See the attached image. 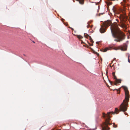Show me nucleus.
I'll list each match as a JSON object with an SVG mask.
<instances>
[{
    "label": "nucleus",
    "mask_w": 130,
    "mask_h": 130,
    "mask_svg": "<svg viewBox=\"0 0 130 130\" xmlns=\"http://www.w3.org/2000/svg\"><path fill=\"white\" fill-rule=\"evenodd\" d=\"M113 127H114L116 128L117 127V125H115L114 123H113Z\"/></svg>",
    "instance_id": "nucleus-13"
},
{
    "label": "nucleus",
    "mask_w": 130,
    "mask_h": 130,
    "mask_svg": "<svg viewBox=\"0 0 130 130\" xmlns=\"http://www.w3.org/2000/svg\"><path fill=\"white\" fill-rule=\"evenodd\" d=\"M119 110L117 108H116L115 109V112L113 111L108 112L106 115H105L104 113H103V117L105 118V116L106 115L108 118L106 119L105 122L101 125V126L102 127V130H109L110 129V128L107 126L108 125H111V124L109 123V121L110 120L109 114L111 113L113 114H114L115 113H116L117 114L119 113Z\"/></svg>",
    "instance_id": "nucleus-2"
},
{
    "label": "nucleus",
    "mask_w": 130,
    "mask_h": 130,
    "mask_svg": "<svg viewBox=\"0 0 130 130\" xmlns=\"http://www.w3.org/2000/svg\"><path fill=\"white\" fill-rule=\"evenodd\" d=\"M114 78V79H115V82L114 84V85H117V84L118 83H121V79H118L117 78L116 76L115 75L113 76Z\"/></svg>",
    "instance_id": "nucleus-5"
},
{
    "label": "nucleus",
    "mask_w": 130,
    "mask_h": 130,
    "mask_svg": "<svg viewBox=\"0 0 130 130\" xmlns=\"http://www.w3.org/2000/svg\"><path fill=\"white\" fill-rule=\"evenodd\" d=\"M117 90V91H120V88L119 89H115L114 90Z\"/></svg>",
    "instance_id": "nucleus-15"
},
{
    "label": "nucleus",
    "mask_w": 130,
    "mask_h": 130,
    "mask_svg": "<svg viewBox=\"0 0 130 130\" xmlns=\"http://www.w3.org/2000/svg\"><path fill=\"white\" fill-rule=\"evenodd\" d=\"M92 26H91V28H92Z\"/></svg>",
    "instance_id": "nucleus-25"
},
{
    "label": "nucleus",
    "mask_w": 130,
    "mask_h": 130,
    "mask_svg": "<svg viewBox=\"0 0 130 130\" xmlns=\"http://www.w3.org/2000/svg\"><path fill=\"white\" fill-rule=\"evenodd\" d=\"M91 41V42H92V43H93V41Z\"/></svg>",
    "instance_id": "nucleus-22"
},
{
    "label": "nucleus",
    "mask_w": 130,
    "mask_h": 130,
    "mask_svg": "<svg viewBox=\"0 0 130 130\" xmlns=\"http://www.w3.org/2000/svg\"><path fill=\"white\" fill-rule=\"evenodd\" d=\"M129 56L128 58V61L129 62H130V60L129 59Z\"/></svg>",
    "instance_id": "nucleus-16"
},
{
    "label": "nucleus",
    "mask_w": 130,
    "mask_h": 130,
    "mask_svg": "<svg viewBox=\"0 0 130 130\" xmlns=\"http://www.w3.org/2000/svg\"><path fill=\"white\" fill-rule=\"evenodd\" d=\"M110 25V29L112 35L113 37L117 39L115 41H122L124 40L125 38V35L119 28L118 26L126 29L127 27L125 24V21L123 20H121L119 24H118L116 22L111 24V21H108L104 24V26L105 28H107Z\"/></svg>",
    "instance_id": "nucleus-1"
},
{
    "label": "nucleus",
    "mask_w": 130,
    "mask_h": 130,
    "mask_svg": "<svg viewBox=\"0 0 130 130\" xmlns=\"http://www.w3.org/2000/svg\"><path fill=\"white\" fill-rule=\"evenodd\" d=\"M112 10L114 12H115L116 11V9L115 7H113L112 9Z\"/></svg>",
    "instance_id": "nucleus-12"
},
{
    "label": "nucleus",
    "mask_w": 130,
    "mask_h": 130,
    "mask_svg": "<svg viewBox=\"0 0 130 130\" xmlns=\"http://www.w3.org/2000/svg\"><path fill=\"white\" fill-rule=\"evenodd\" d=\"M81 43L82 44H83L84 43L85 44V45H83V46H84L86 47L87 46V44H86L85 43H84L83 41H81Z\"/></svg>",
    "instance_id": "nucleus-11"
},
{
    "label": "nucleus",
    "mask_w": 130,
    "mask_h": 130,
    "mask_svg": "<svg viewBox=\"0 0 130 130\" xmlns=\"http://www.w3.org/2000/svg\"><path fill=\"white\" fill-rule=\"evenodd\" d=\"M109 82L112 85H115L114 84V83H113V82L111 81H109Z\"/></svg>",
    "instance_id": "nucleus-14"
},
{
    "label": "nucleus",
    "mask_w": 130,
    "mask_h": 130,
    "mask_svg": "<svg viewBox=\"0 0 130 130\" xmlns=\"http://www.w3.org/2000/svg\"><path fill=\"white\" fill-rule=\"evenodd\" d=\"M112 75L113 76L115 75V72H113L112 73Z\"/></svg>",
    "instance_id": "nucleus-17"
},
{
    "label": "nucleus",
    "mask_w": 130,
    "mask_h": 130,
    "mask_svg": "<svg viewBox=\"0 0 130 130\" xmlns=\"http://www.w3.org/2000/svg\"><path fill=\"white\" fill-rule=\"evenodd\" d=\"M99 42L97 41L96 42V43L97 44H99Z\"/></svg>",
    "instance_id": "nucleus-18"
},
{
    "label": "nucleus",
    "mask_w": 130,
    "mask_h": 130,
    "mask_svg": "<svg viewBox=\"0 0 130 130\" xmlns=\"http://www.w3.org/2000/svg\"><path fill=\"white\" fill-rule=\"evenodd\" d=\"M77 37L79 38V39H82L83 37L80 35H79L77 36Z\"/></svg>",
    "instance_id": "nucleus-10"
},
{
    "label": "nucleus",
    "mask_w": 130,
    "mask_h": 130,
    "mask_svg": "<svg viewBox=\"0 0 130 130\" xmlns=\"http://www.w3.org/2000/svg\"><path fill=\"white\" fill-rule=\"evenodd\" d=\"M125 114L126 115H127V113L126 112L125 113Z\"/></svg>",
    "instance_id": "nucleus-21"
},
{
    "label": "nucleus",
    "mask_w": 130,
    "mask_h": 130,
    "mask_svg": "<svg viewBox=\"0 0 130 130\" xmlns=\"http://www.w3.org/2000/svg\"><path fill=\"white\" fill-rule=\"evenodd\" d=\"M76 1L79 2V3L81 4H84V0H76Z\"/></svg>",
    "instance_id": "nucleus-8"
},
{
    "label": "nucleus",
    "mask_w": 130,
    "mask_h": 130,
    "mask_svg": "<svg viewBox=\"0 0 130 130\" xmlns=\"http://www.w3.org/2000/svg\"><path fill=\"white\" fill-rule=\"evenodd\" d=\"M116 21L118 22H119V20L118 19H116Z\"/></svg>",
    "instance_id": "nucleus-19"
},
{
    "label": "nucleus",
    "mask_w": 130,
    "mask_h": 130,
    "mask_svg": "<svg viewBox=\"0 0 130 130\" xmlns=\"http://www.w3.org/2000/svg\"><path fill=\"white\" fill-rule=\"evenodd\" d=\"M127 45L126 44H124L123 45H121L117 47H114L113 49L115 50H120L122 51H125L127 50Z\"/></svg>",
    "instance_id": "nucleus-4"
},
{
    "label": "nucleus",
    "mask_w": 130,
    "mask_h": 130,
    "mask_svg": "<svg viewBox=\"0 0 130 130\" xmlns=\"http://www.w3.org/2000/svg\"><path fill=\"white\" fill-rule=\"evenodd\" d=\"M33 42L34 43H35V41H33Z\"/></svg>",
    "instance_id": "nucleus-24"
},
{
    "label": "nucleus",
    "mask_w": 130,
    "mask_h": 130,
    "mask_svg": "<svg viewBox=\"0 0 130 130\" xmlns=\"http://www.w3.org/2000/svg\"><path fill=\"white\" fill-rule=\"evenodd\" d=\"M87 28H88L89 27V25H88L87 26Z\"/></svg>",
    "instance_id": "nucleus-20"
},
{
    "label": "nucleus",
    "mask_w": 130,
    "mask_h": 130,
    "mask_svg": "<svg viewBox=\"0 0 130 130\" xmlns=\"http://www.w3.org/2000/svg\"><path fill=\"white\" fill-rule=\"evenodd\" d=\"M92 130V129H90V130Z\"/></svg>",
    "instance_id": "nucleus-29"
},
{
    "label": "nucleus",
    "mask_w": 130,
    "mask_h": 130,
    "mask_svg": "<svg viewBox=\"0 0 130 130\" xmlns=\"http://www.w3.org/2000/svg\"><path fill=\"white\" fill-rule=\"evenodd\" d=\"M100 32L101 33H103L105 32V29L103 27H101L100 29Z\"/></svg>",
    "instance_id": "nucleus-7"
},
{
    "label": "nucleus",
    "mask_w": 130,
    "mask_h": 130,
    "mask_svg": "<svg viewBox=\"0 0 130 130\" xmlns=\"http://www.w3.org/2000/svg\"><path fill=\"white\" fill-rule=\"evenodd\" d=\"M116 58H114V60H115V59H116Z\"/></svg>",
    "instance_id": "nucleus-23"
},
{
    "label": "nucleus",
    "mask_w": 130,
    "mask_h": 130,
    "mask_svg": "<svg viewBox=\"0 0 130 130\" xmlns=\"http://www.w3.org/2000/svg\"><path fill=\"white\" fill-rule=\"evenodd\" d=\"M110 48H108V47H106L103 50V52H106L107 50H109V49Z\"/></svg>",
    "instance_id": "nucleus-9"
},
{
    "label": "nucleus",
    "mask_w": 130,
    "mask_h": 130,
    "mask_svg": "<svg viewBox=\"0 0 130 130\" xmlns=\"http://www.w3.org/2000/svg\"><path fill=\"white\" fill-rule=\"evenodd\" d=\"M87 42H88V43H89V42H88V41H87Z\"/></svg>",
    "instance_id": "nucleus-27"
},
{
    "label": "nucleus",
    "mask_w": 130,
    "mask_h": 130,
    "mask_svg": "<svg viewBox=\"0 0 130 130\" xmlns=\"http://www.w3.org/2000/svg\"><path fill=\"white\" fill-rule=\"evenodd\" d=\"M122 87L124 90L125 97V100H123L120 106V111L125 112L126 111L127 108L129 95L127 88L125 86H123Z\"/></svg>",
    "instance_id": "nucleus-3"
},
{
    "label": "nucleus",
    "mask_w": 130,
    "mask_h": 130,
    "mask_svg": "<svg viewBox=\"0 0 130 130\" xmlns=\"http://www.w3.org/2000/svg\"><path fill=\"white\" fill-rule=\"evenodd\" d=\"M72 29V30H73V28H72V29Z\"/></svg>",
    "instance_id": "nucleus-26"
},
{
    "label": "nucleus",
    "mask_w": 130,
    "mask_h": 130,
    "mask_svg": "<svg viewBox=\"0 0 130 130\" xmlns=\"http://www.w3.org/2000/svg\"><path fill=\"white\" fill-rule=\"evenodd\" d=\"M93 130H95V129H93Z\"/></svg>",
    "instance_id": "nucleus-28"
},
{
    "label": "nucleus",
    "mask_w": 130,
    "mask_h": 130,
    "mask_svg": "<svg viewBox=\"0 0 130 130\" xmlns=\"http://www.w3.org/2000/svg\"><path fill=\"white\" fill-rule=\"evenodd\" d=\"M84 37L86 38L89 39V40L90 41H93L91 37L88 34H84Z\"/></svg>",
    "instance_id": "nucleus-6"
}]
</instances>
